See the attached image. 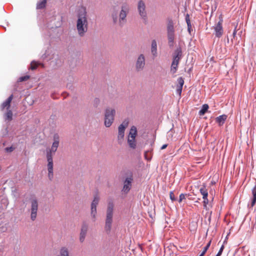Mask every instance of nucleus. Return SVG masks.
<instances>
[{"instance_id":"obj_1","label":"nucleus","mask_w":256,"mask_h":256,"mask_svg":"<svg viewBox=\"0 0 256 256\" xmlns=\"http://www.w3.org/2000/svg\"><path fill=\"white\" fill-rule=\"evenodd\" d=\"M77 16L76 26L78 33L79 36L82 37L87 32L88 29L87 12L85 6H81L78 12Z\"/></svg>"},{"instance_id":"obj_2","label":"nucleus","mask_w":256,"mask_h":256,"mask_svg":"<svg viewBox=\"0 0 256 256\" xmlns=\"http://www.w3.org/2000/svg\"><path fill=\"white\" fill-rule=\"evenodd\" d=\"M44 60L50 62V65L53 68L60 66L62 63V60L56 52L51 48H48L42 56Z\"/></svg>"},{"instance_id":"obj_3","label":"nucleus","mask_w":256,"mask_h":256,"mask_svg":"<svg viewBox=\"0 0 256 256\" xmlns=\"http://www.w3.org/2000/svg\"><path fill=\"white\" fill-rule=\"evenodd\" d=\"M114 204L112 198H108L106 210L104 230L108 234L110 232L113 222Z\"/></svg>"},{"instance_id":"obj_4","label":"nucleus","mask_w":256,"mask_h":256,"mask_svg":"<svg viewBox=\"0 0 256 256\" xmlns=\"http://www.w3.org/2000/svg\"><path fill=\"white\" fill-rule=\"evenodd\" d=\"M134 180L133 172L130 170H126L124 171L122 182L123 186L122 192L124 194H128L130 190L132 183Z\"/></svg>"},{"instance_id":"obj_5","label":"nucleus","mask_w":256,"mask_h":256,"mask_svg":"<svg viewBox=\"0 0 256 256\" xmlns=\"http://www.w3.org/2000/svg\"><path fill=\"white\" fill-rule=\"evenodd\" d=\"M182 58V48L180 46H178L172 54V62L170 66V72L174 74L178 68V66Z\"/></svg>"},{"instance_id":"obj_6","label":"nucleus","mask_w":256,"mask_h":256,"mask_svg":"<svg viewBox=\"0 0 256 256\" xmlns=\"http://www.w3.org/2000/svg\"><path fill=\"white\" fill-rule=\"evenodd\" d=\"M168 44L170 48H172L174 44L175 30L172 20L168 22L166 27Z\"/></svg>"},{"instance_id":"obj_7","label":"nucleus","mask_w":256,"mask_h":256,"mask_svg":"<svg viewBox=\"0 0 256 256\" xmlns=\"http://www.w3.org/2000/svg\"><path fill=\"white\" fill-rule=\"evenodd\" d=\"M129 12V7L126 4L122 6L118 15V26L123 27L127 22L126 16Z\"/></svg>"},{"instance_id":"obj_8","label":"nucleus","mask_w":256,"mask_h":256,"mask_svg":"<svg viewBox=\"0 0 256 256\" xmlns=\"http://www.w3.org/2000/svg\"><path fill=\"white\" fill-rule=\"evenodd\" d=\"M116 114V110L114 108H108L106 109L104 114V125L106 127L109 128L112 124L114 116Z\"/></svg>"},{"instance_id":"obj_9","label":"nucleus","mask_w":256,"mask_h":256,"mask_svg":"<svg viewBox=\"0 0 256 256\" xmlns=\"http://www.w3.org/2000/svg\"><path fill=\"white\" fill-rule=\"evenodd\" d=\"M138 11L140 18L143 20L144 23H148V14L146 10V5L144 2L140 0L138 4Z\"/></svg>"},{"instance_id":"obj_10","label":"nucleus","mask_w":256,"mask_h":256,"mask_svg":"<svg viewBox=\"0 0 256 256\" xmlns=\"http://www.w3.org/2000/svg\"><path fill=\"white\" fill-rule=\"evenodd\" d=\"M59 136L58 134H54V142L50 150L46 152V159L48 160V156L50 154L51 158H52V153L54 154L56 151L57 148L59 145Z\"/></svg>"},{"instance_id":"obj_11","label":"nucleus","mask_w":256,"mask_h":256,"mask_svg":"<svg viewBox=\"0 0 256 256\" xmlns=\"http://www.w3.org/2000/svg\"><path fill=\"white\" fill-rule=\"evenodd\" d=\"M30 218L32 220H34L37 216L38 202L36 198L32 199L30 200Z\"/></svg>"},{"instance_id":"obj_12","label":"nucleus","mask_w":256,"mask_h":256,"mask_svg":"<svg viewBox=\"0 0 256 256\" xmlns=\"http://www.w3.org/2000/svg\"><path fill=\"white\" fill-rule=\"evenodd\" d=\"M145 66V57L143 54H140L137 58L136 64V70L137 72L143 70Z\"/></svg>"},{"instance_id":"obj_13","label":"nucleus","mask_w":256,"mask_h":256,"mask_svg":"<svg viewBox=\"0 0 256 256\" xmlns=\"http://www.w3.org/2000/svg\"><path fill=\"white\" fill-rule=\"evenodd\" d=\"M48 177L50 180H52L53 178L54 172H53V160L51 158L50 154L48 156Z\"/></svg>"},{"instance_id":"obj_14","label":"nucleus","mask_w":256,"mask_h":256,"mask_svg":"<svg viewBox=\"0 0 256 256\" xmlns=\"http://www.w3.org/2000/svg\"><path fill=\"white\" fill-rule=\"evenodd\" d=\"M222 18H220L219 22L214 28L216 36L218 38L221 37L223 34V28L222 26Z\"/></svg>"},{"instance_id":"obj_15","label":"nucleus","mask_w":256,"mask_h":256,"mask_svg":"<svg viewBox=\"0 0 256 256\" xmlns=\"http://www.w3.org/2000/svg\"><path fill=\"white\" fill-rule=\"evenodd\" d=\"M88 229V224L86 222H84L82 226L80 236V241L81 242H82L84 240L86 236L87 233Z\"/></svg>"},{"instance_id":"obj_16","label":"nucleus","mask_w":256,"mask_h":256,"mask_svg":"<svg viewBox=\"0 0 256 256\" xmlns=\"http://www.w3.org/2000/svg\"><path fill=\"white\" fill-rule=\"evenodd\" d=\"M151 52L154 57H156L157 56V43L155 40H153L152 42Z\"/></svg>"},{"instance_id":"obj_17","label":"nucleus","mask_w":256,"mask_h":256,"mask_svg":"<svg viewBox=\"0 0 256 256\" xmlns=\"http://www.w3.org/2000/svg\"><path fill=\"white\" fill-rule=\"evenodd\" d=\"M227 116L226 114L220 115L216 118V122L219 126H222L224 123V122L227 118Z\"/></svg>"},{"instance_id":"obj_18","label":"nucleus","mask_w":256,"mask_h":256,"mask_svg":"<svg viewBox=\"0 0 256 256\" xmlns=\"http://www.w3.org/2000/svg\"><path fill=\"white\" fill-rule=\"evenodd\" d=\"M125 128L122 125H120L118 128V140L122 139L124 136Z\"/></svg>"},{"instance_id":"obj_19","label":"nucleus","mask_w":256,"mask_h":256,"mask_svg":"<svg viewBox=\"0 0 256 256\" xmlns=\"http://www.w3.org/2000/svg\"><path fill=\"white\" fill-rule=\"evenodd\" d=\"M136 135H137L136 128L135 126H133L131 127V128L130 129L128 137L130 138H136Z\"/></svg>"},{"instance_id":"obj_20","label":"nucleus","mask_w":256,"mask_h":256,"mask_svg":"<svg viewBox=\"0 0 256 256\" xmlns=\"http://www.w3.org/2000/svg\"><path fill=\"white\" fill-rule=\"evenodd\" d=\"M41 66L42 67H44V64L40 62H36L35 60H33L31 62L30 68L32 70H36L38 66Z\"/></svg>"},{"instance_id":"obj_21","label":"nucleus","mask_w":256,"mask_h":256,"mask_svg":"<svg viewBox=\"0 0 256 256\" xmlns=\"http://www.w3.org/2000/svg\"><path fill=\"white\" fill-rule=\"evenodd\" d=\"M252 198L251 201V206L253 207L256 203V185L252 189Z\"/></svg>"},{"instance_id":"obj_22","label":"nucleus","mask_w":256,"mask_h":256,"mask_svg":"<svg viewBox=\"0 0 256 256\" xmlns=\"http://www.w3.org/2000/svg\"><path fill=\"white\" fill-rule=\"evenodd\" d=\"M209 108V106L208 104H204L201 109L198 112V114L200 116H203L204 115L208 110V109Z\"/></svg>"},{"instance_id":"obj_23","label":"nucleus","mask_w":256,"mask_h":256,"mask_svg":"<svg viewBox=\"0 0 256 256\" xmlns=\"http://www.w3.org/2000/svg\"><path fill=\"white\" fill-rule=\"evenodd\" d=\"M12 119V112L11 110H8L4 114V120L6 121L10 122Z\"/></svg>"},{"instance_id":"obj_24","label":"nucleus","mask_w":256,"mask_h":256,"mask_svg":"<svg viewBox=\"0 0 256 256\" xmlns=\"http://www.w3.org/2000/svg\"><path fill=\"white\" fill-rule=\"evenodd\" d=\"M47 0H42V1L38 2L36 4L37 9H42L46 7Z\"/></svg>"},{"instance_id":"obj_25","label":"nucleus","mask_w":256,"mask_h":256,"mask_svg":"<svg viewBox=\"0 0 256 256\" xmlns=\"http://www.w3.org/2000/svg\"><path fill=\"white\" fill-rule=\"evenodd\" d=\"M128 144L132 148H134L136 146L135 138H128Z\"/></svg>"},{"instance_id":"obj_26","label":"nucleus","mask_w":256,"mask_h":256,"mask_svg":"<svg viewBox=\"0 0 256 256\" xmlns=\"http://www.w3.org/2000/svg\"><path fill=\"white\" fill-rule=\"evenodd\" d=\"M98 202H99L98 196L96 195L94 196V200H93L92 202L91 206L96 207L97 205L98 204Z\"/></svg>"},{"instance_id":"obj_27","label":"nucleus","mask_w":256,"mask_h":256,"mask_svg":"<svg viewBox=\"0 0 256 256\" xmlns=\"http://www.w3.org/2000/svg\"><path fill=\"white\" fill-rule=\"evenodd\" d=\"M200 194L202 195V198H208V192L205 188H201L200 190Z\"/></svg>"},{"instance_id":"obj_28","label":"nucleus","mask_w":256,"mask_h":256,"mask_svg":"<svg viewBox=\"0 0 256 256\" xmlns=\"http://www.w3.org/2000/svg\"><path fill=\"white\" fill-rule=\"evenodd\" d=\"M96 213V207L91 206V216L92 218L94 219V221L95 220Z\"/></svg>"},{"instance_id":"obj_29","label":"nucleus","mask_w":256,"mask_h":256,"mask_svg":"<svg viewBox=\"0 0 256 256\" xmlns=\"http://www.w3.org/2000/svg\"><path fill=\"white\" fill-rule=\"evenodd\" d=\"M178 85L177 86L182 88L184 84V80L182 77H180L178 78Z\"/></svg>"},{"instance_id":"obj_30","label":"nucleus","mask_w":256,"mask_h":256,"mask_svg":"<svg viewBox=\"0 0 256 256\" xmlns=\"http://www.w3.org/2000/svg\"><path fill=\"white\" fill-rule=\"evenodd\" d=\"M30 76L28 75H26L24 76H20L18 78V82H22L24 81H26L30 78Z\"/></svg>"},{"instance_id":"obj_31","label":"nucleus","mask_w":256,"mask_h":256,"mask_svg":"<svg viewBox=\"0 0 256 256\" xmlns=\"http://www.w3.org/2000/svg\"><path fill=\"white\" fill-rule=\"evenodd\" d=\"M185 19H186V24L188 26V28H191L192 26H191L190 21V16L188 14H186Z\"/></svg>"},{"instance_id":"obj_32","label":"nucleus","mask_w":256,"mask_h":256,"mask_svg":"<svg viewBox=\"0 0 256 256\" xmlns=\"http://www.w3.org/2000/svg\"><path fill=\"white\" fill-rule=\"evenodd\" d=\"M10 104H8L6 100H5L1 105V109L4 110L6 108L8 109L10 107Z\"/></svg>"},{"instance_id":"obj_33","label":"nucleus","mask_w":256,"mask_h":256,"mask_svg":"<svg viewBox=\"0 0 256 256\" xmlns=\"http://www.w3.org/2000/svg\"><path fill=\"white\" fill-rule=\"evenodd\" d=\"M204 199L203 204H204V208L206 209L207 204L208 203V198H202Z\"/></svg>"},{"instance_id":"obj_34","label":"nucleus","mask_w":256,"mask_h":256,"mask_svg":"<svg viewBox=\"0 0 256 256\" xmlns=\"http://www.w3.org/2000/svg\"><path fill=\"white\" fill-rule=\"evenodd\" d=\"M186 195L187 194H181L180 195L178 202H181L184 200L186 199Z\"/></svg>"},{"instance_id":"obj_35","label":"nucleus","mask_w":256,"mask_h":256,"mask_svg":"<svg viewBox=\"0 0 256 256\" xmlns=\"http://www.w3.org/2000/svg\"><path fill=\"white\" fill-rule=\"evenodd\" d=\"M128 123H129V121H128V119H125L122 122V124H120V125H122L124 127V128H126L128 124Z\"/></svg>"},{"instance_id":"obj_36","label":"nucleus","mask_w":256,"mask_h":256,"mask_svg":"<svg viewBox=\"0 0 256 256\" xmlns=\"http://www.w3.org/2000/svg\"><path fill=\"white\" fill-rule=\"evenodd\" d=\"M170 199L172 200V202H174L176 200V198L173 192L171 191L170 194Z\"/></svg>"},{"instance_id":"obj_37","label":"nucleus","mask_w":256,"mask_h":256,"mask_svg":"<svg viewBox=\"0 0 256 256\" xmlns=\"http://www.w3.org/2000/svg\"><path fill=\"white\" fill-rule=\"evenodd\" d=\"M14 148L13 146L6 147L5 148V151L7 152H11L14 150Z\"/></svg>"},{"instance_id":"obj_38","label":"nucleus","mask_w":256,"mask_h":256,"mask_svg":"<svg viewBox=\"0 0 256 256\" xmlns=\"http://www.w3.org/2000/svg\"><path fill=\"white\" fill-rule=\"evenodd\" d=\"M224 246L222 245L221 246V247L220 248V249L219 250L218 254H216L217 256H220L222 255V252L224 250Z\"/></svg>"},{"instance_id":"obj_39","label":"nucleus","mask_w":256,"mask_h":256,"mask_svg":"<svg viewBox=\"0 0 256 256\" xmlns=\"http://www.w3.org/2000/svg\"><path fill=\"white\" fill-rule=\"evenodd\" d=\"M118 16L117 12L114 10L112 13V18H114Z\"/></svg>"},{"instance_id":"obj_40","label":"nucleus","mask_w":256,"mask_h":256,"mask_svg":"<svg viewBox=\"0 0 256 256\" xmlns=\"http://www.w3.org/2000/svg\"><path fill=\"white\" fill-rule=\"evenodd\" d=\"M182 88L177 86L176 90V94H179L180 96L182 92Z\"/></svg>"},{"instance_id":"obj_41","label":"nucleus","mask_w":256,"mask_h":256,"mask_svg":"<svg viewBox=\"0 0 256 256\" xmlns=\"http://www.w3.org/2000/svg\"><path fill=\"white\" fill-rule=\"evenodd\" d=\"M13 98V95L11 94L6 100V101L8 103L10 104V102Z\"/></svg>"},{"instance_id":"obj_42","label":"nucleus","mask_w":256,"mask_h":256,"mask_svg":"<svg viewBox=\"0 0 256 256\" xmlns=\"http://www.w3.org/2000/svg\"><path fill=\"white\" fill-rule=\"evenodd\" d=\"M112 22L114 24H118V16L117 18H112Z\"/></svg>"},{"instance_id":"obj_43","label":"nucleus","mask_w":256,"mask_h":256,"mask_svg":"<svg viewBox=\"0 0 256 256\" xmlns=\"http://www.w3.org/2000/svg\"><path fill=\"white\" fill-rule=\"evenodd\" d=\"M210 244H211V240L209 241L206 244V245L204 248H205V250L206 249L208 250V248H210Z\"/></svg>"},{"instance_id":"obj_44","label":"nucleus","mask_w":256,"mask_h":256,"mask_svg":"<svg viewBox=\"0 0 256 256\" xmlns=\"http://www.w3.org/2000/svg\"><path fill=\"white\" fill-rule=\"evenodd\" d=\"M210 244H211V240L209 241L206 244V245L204 248H205V250L206 249L208 250V248H210Z\"/></svg>"},{"instance_id":"obj_45","label":"nucleus","mask_w":256,"mask_h":256,"mask_svg":"<svg viewBox=\"0 0 256 256\" xmlns=\"http://www.w3.org/2000/svg\"><path fill=\"white\" fill-rule=\"evenodd\" d=\"M208 250H205V248H204V250L200 254L199 256H204V255L206 253V251Z\"/></svg>"},{"instance_id":"obj_46","label":"nucleus","mask_w":256,"mask_h":256,"mask_svg":"<svg viewBox=\"0 0 256 256\" xmlns=\"http://www.w3.org/2000/svg\"><path fill=\"white\" fill-rule=\"evenodd\" d=\"M168 146L167 144H163L161 147V150H164Z\"/></svg>"},{"instance_id":"obj_47","label":"nucleus","mask_w":256,"mask_h":256,"mask_svg":"<svg viewBox=\"0 0 256 256\" xmlns=\"http://www.w3.org/2000/svg\"><path fill=\"white\" fill-rule=\"evenodd\" d=\"M94 101L96 103L98 102H99V100L97 98H95Z\"/></svg>"},{"instance_id":"obj_48","label":"nucleus","mask_w":256,"mask_h":256,"mask_svg":"<svg viewBox=\"0 0 256 256\" xmlns=\"http://www.w3.org/2000/svg\"><path fill=\"white\" fill-rule=\"evenodd\" d=\"M236 30H234V32H233V36H235V35L236 34Z\"/></svg>"},{"instance_id":"obj_49","label":"nucleus","mask_w":256,"mask_h":256,"mask_svg":"<svg viewBox=\"0 0 256 256\" xmlns=\"http://www.w3.org/2000/svg\"><path fill=\"white\" fill-rule=\"evenodd\" d=\"M188 32H189L190 33V32H191V28H188Z\"/></svg>"},{"instance_id":"obj_50","label":"nucleus","mask_w":256,"mask_h":256,"mask_svg":"<svg viewBox=\"0 0 256 256\" xmlns=\"http://www.w3.org/2000/svg\"><path fill=\"white\" fill-rule=\"evenodd\" d=\"M216 256H217V254H216Z\"/></svg>"},{"instance_id":"obj_51","label":"nucleus","mask_w":256,"mask_h":256,"mask_svg":"<svg viewBox=\"0 0 256 256\" xmlns=\"http://www.w3.org/2000/svg\"><path fill=\"white\" fill-rule=\"evenodd\" d=\"M216 256H217V254H216Z\"/></svg>"}]
</instances>
